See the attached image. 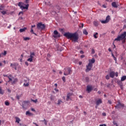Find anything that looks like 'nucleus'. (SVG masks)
Segmentation results:
<instances>
[{
	"mask_svg": "<svg viewBox=\"0 0 126 126\" xmlns=\"http://www.w3.org/2000/svg\"><path fill=\"white\" fill-rule=\"evenodd\" d=\"M63 36L67 38V39H70V40H72L73 42H76L78 41V34H77L76 32H65L64 33Z\"/></svg>",
	"mask_w": 126,
	"mask_h": 126,
	"instance_id": "f257e3e1",
	"label": "nucleus"
},
{
	"mask_svg": "<svg viewBox=\"0 0 126 126\" xmlns=\"http://www.w3.org/2000/svg\"><path fill=\"white\" fill-rule=\"evenodd\" d=\"M126 32H124L120 35H118L116 38L114 39V41H121L126 39Z\"/></svg>",
	"mask_w": 126,
	"mask_h": 126,
	"instance_id": "f03ea898",
	"label": "nucleus"
},
{
	"mask_svg": "<svg viewBox=\"0 0 126 126\" xmlns=\"http://www.w3.org/2000/svg\"><path fill=\"white\" fill-rule=\"evenodd\" d=\"M18 6L20 7L21 9L23 10V9H28V7H29V4H25L24 3L22 2H19L18 4Z\"/></svg>",
	"mask_w": 126,
	"mask_h": 126,
	"instance_id": "7ed1b4c3",
	"label": "nucleus"
},
{
	"mask_svg": "<svg viewBox=\"0 0 126 126\" xmlns=\"http://www.w3.org/2000/svg\"><path fill=\"white\" fill-rule=\"evenodd\" d=\"M72 73V70H71V68L67 67L64 69V75L67 76V75H70Z\"/></svg>",
	"mask_w": 126,
	"mask_h": 126,
	"instance_id": "20e7f679",
	"label": "nucleus"
},
{
	"mask_svg": "<svg viewBox=\"0 0 126 126\" xmlns=\"http://www.w3.org/2000/svg\"><path fill=\"white\" fill-rule=\"evenodd\" d=\"M37 28L38 30H44L46 28V26L42 23H39L37 25Z\"/></svg>",
	"mask_w": 126,
	"mask_h": 126,
	"instance_id": "39448f33",
	"label": "nucleus"
},
{
	"mask_svg": "<svg viewBox=\"0 0 126 126\" xmlns=\"http://www.w3.org/2000/svg\"><path fill=\"white\" fill-rule=\"evenodd\" d=\"M35 57V53L31 52L30 55V58L27 60L28 62H30V63H32L33 62V58Z\"/></svg>",
	"mask_w": 126,
	"mask_h": 126,
	"instance_id": "423d86ee",
	"label": "nucleus"
},
{
	"mask_svg": "<svg viewBox=\"0 0 126 126\" xmlns=\"http://www.w3.org/2000/svg\"><path fill=\"white\" fill-rule=\"evenodd\" d=\"M53 33H54V35H53L54 38H60V37H61V34L59 33L58 31L57 30L54 31Z\"/></svg>",
	"mask_w": 126,
	"mask_h": 126,
	"instance_id": "0eeeda50",
	"label": "nucleus"
},
{
	"mask_svg": "<svg viewBox=\"0 0 126 126\" xmlns=\"http://www.w3.org/2000/svg\"><path fill=\"white\" fill-rule=\"evenodd\" d=\"M110 21V16L108 15L106 17V19L105 20H101L100 21L101 23H102V24H105V23H108Z\"/></svg>",
	"mask_w": 126,
	"mask_h": 126,
	"instance_id": "6e6552de",
	"label": "nucleus"
},
{
	"mask_svg": "<svg viewBox=\"0 0 126 126\" xmlns=\"http://www.w3.org/2000/svg\"><path fill=\"white\" fill-rule=\"evenodd\" d=\"M92 66H93V65H92L90 63H88L86 66L87 68L86 69V72H89V71H90L92 68Z\"/></svg>",
	"mask_w": 126,
	"mask_h": 126,
	"instance_id": "1a4fd4ad",
	"label": "nucleus"
},
{
	"mask_svg": "<svg viewBox=\"0 0 126 126\" xmlns=\"http://www.w3.org/2000/svg\"><path fill=\"white\" fill-rule=\"evenodd\" d=\"M125 105L121 103V102H118V103L115 106L116 109H121V108H124Z\"/></svg>",
	"mask_w": 126,
	"mask_h": 126,
	"instance_id": "9d476101",
	"label": "nucleus"
},
{
	"mask_svg": "<svg viewBox=\"0 0 126 126\" xmlns=\"http://www.w3.org/2000/svg\"><path fill=\"white\" fill-rule=\"evenodd\" d=\"M29 103H30V101H29V100H25V101H24L22 102V107L23 109H25V104H28Z\"/></svg>",
	"mask_w": 126,
	"mask_h": 126,
	"instance_id": "9b49d317",
	"label": "nucleus"
},
{
	"mask_svg": "<svg viewBox=\"0 0 126 126\" xmlns=\"http://www.w3.org/2000/svg\"><path fill=\"white\" fill-rule=\"evenodd\" d=\"M109 76L111 78H114V77H115V71H111L109 73Z\"/></svg>",
	"mask_w": 126,
	"mask_h": 126,
	"instance_id": "f8f14e48",
	"label": "nucleus"
},
{
	"mask_svg": "<svg viewBox=\"0 0 126 126\" xmlns=\"http://www.w3.org/2000/svg\"><path fill=\"white\" fill-rule=\"evenodd\" d=\"M7 11H8V10H6L5 11H0V12H1L3 15H5V14L9 15V13L7 12Z\"/></svg>",
	"mask_w": 126,
	"mask_h": 126,
	"instance_id": "ddd939ff",
	"label": "nucleus"
},
{
	"mask_svg": "<svg viewBox=\"0 0 126 126\" xmlns=\"http://www.w3.org/2000/svg\"><path fill=\"white\" fill-rule=\"evenodd\" d=\"M93 89V88H92V86H87V91L88 92H91V91H92Z\"/></svg>",
	"mask_w": 126,
	"mask_h": 126,
	"instance_id": "4468645a",
	"label": "nucleus"
},
{
	"mask_svg": "<svg viewBox=\"0 0 126 126\" xmlns=\"http://www.w3.org/2000/svg\"><path fill=\"white\" fill-rule=\"evenodd\" d=\"M123 81L122 80H118L117 81V84L120 86L121 88L123 87Z\"/></svg>",
	"mask_w": 126,
	"mask_h": 126,
	"instance_id": "2eb2a0df",
	"label": "nucleus"
},
{
	"mask_svg": "<svg viewBox=\"0 0 126 126\" xmlns=\"http://www.w3.org/2000/svg\"><path fill=\"white\" fill-rule=\"evenodd\" d=\"M100 104H102V99H99L96 101V106H99Z\"/></svg>",
	"mask_w": 126,
	"mask_h": 126,
	"instance_id": "dca6fc26",
	"label": "nucleus"
},
{
	"mask_svg": "<svg viewBox=\"0 0 126 126\" xmlns=\"http://www.w3.org/2000/svg\"><path fill=\"white\" fill-rule=\"evenodd\" d=\"M89 62V63H90L92 65H93V63H95V59L92 58V59L90 60Z\"/></svg>",
	"mask_w": 126,
	"mask_h": 126,
	"instance_id": "f3484780",
	"label": "nucleus"
},
{
	"mask_svg": "<svg viewBox=\"0 0 126 126\" xmlns=\"http://www.w3.org/2000/svg\"><path fill=\"white\" fill-rule=\"evenodd\" d=\"M71 95H72V94L70 93H69L67 94L66 101H68V100H69L70 99V96H71Z\"/></svg>",
	"mask_w": 126,
	"mask_h": 126,
	"instance_id": "a211bd4d",
	"label": "nucleus"
},
{
	"mask_svg": "<svg viewBox=\"0 0 126 126\" xmlns=\"http://www.w3.org/2000/svg\"><path fill=\"white\" fill-rule=\"evenodd\" d=\"M112 6L113 7H115V8H118V5H117V3H116V2H113L112 3Z\"/></svg>",
	"mask_w": 126,
	"mask_h": 126,
	"instance_id": "6ab92c4d",
	"label": "nucleus"
},
{
	"mask_svg": "<svg viewBox=\"0 0 126 126\" xmlns=\"http://www.w3.org/2000/svg\"><path fill=\"white\" fill-rule=\"evenodd\" d=\"M23 86L25 87H28L29 86V81H27V83H24Z\"/></svg>",
	"mask_w": 126,
	"mask_h": 126,
	"instance_id": "aec40b11",
	"label": "nucleus"
},
{
	"mask_svg": "<svg viewBox=\"0 0 126 126\" xmlns=\"http://www.w3.org/2000/svg\"><path fill=\"white\" fill-rule=\"evenodd\" d=\"M27 30V28H24L22 29H20L19 31L21 33H22V32H25V31Z\"/></svg>",
	"mask_w": 126,
	"mask_h": 126,
	"instance_id": "412c9836",
	"label": "nucleus"
},
{
	"mask_svg": "<svg viewBox=\"0 0 126 126\" xmlns=\"http://www.w3.org/2000/svg\"><path fill=\"white\" fill-rule=\"evenodd\" d=\"M15 119H16V123H17V124H19V122H20V118L17 117H15Z\"/></svg>",
	"mask_w": 126,
	"mask_h": 126,
	"instance_id": "4be33fe9",
	"label": "nucleus"
},
{
	"mask_svg": "<svg viewBox=\"0 0 126 126\" xmlns=\"http://www.w3.org/2000/svg\"><path fill=\"white\" fill-rule=\"evenodd\" d=\"M94 26H95V27H97V26H98V25H99V23L97 21H94Z\"/></svg>",
	"mask_w": 126,
	"mask_h": 126,
	"instance_id": "5701e85b",
	"label": "nucleus"
},
{
	"mask_svg": "<svg viewBox=\"0 0 126 126\" xmlns=\"http://www.w3.org/2000/svg\"><path fill=\"white\" fill-rule=\"evenodd\" d=\"M26 116H28V115L29 116H33V114L30 113V112H29V111H28L26 112Z\"/></svg>",
	"mask_w": 126,
	"mask_h": 126,
	"instance_id": "b1692460",
	"label": "nucleus"
},
{
	"mask_svg": "<svg viewBox=\"0 0 126 126\" xmlns=\"http://www.w3.org/2000/svg\"><path fill=\"white\" fill-rule=\"evenodd\" d=\"M83 33L84 34V35H88V32H87V31L86 29H84L83 31Z\"/></svg>",
	"mask_w": 126,
	"mask_h": 126,
	"instance_id": "393cba45",
	"label": "nucleus"
},
{
	"mask_svg": "<svg viewBox=\"0 0 126 126\" xmlns=\"http://www.w3.org/2000/svg\"><path fill=\"white\" fill-rule=\"evenodd\" d=\"M126 76H123L121 77V81H125V80H126Z\"/></svg>",
	"mask_w": 126,
	"mask_h": 126,
	"instance_id": "a878e982",
	"label": "nucleus"
},
{
	"mask_svg": "<svg viewBox=\"0 0 126 126\" xmlns=\"http://www.w3.org/2000/svg\"><path fill=\"white\" fill-rule=\"evenodd\" d=\"M111 56L113 58L114 61H115V63H117V58H116V57H115V55H114V54H113V53H112Z\"/></svg>",
	"mask_w": 126,
	"mask_h": 126,
	"instance_id": "bb28decb",
	"label": "nucleus"
},
{
	"mask_svg": "<svg viewBox=\"0 0 126 126\" xmlns=\"http://www.w3.org/2000/svg\"><path fill=\"white\" fill-rule=\"evenodd\" d=\"M5 7L3 5H0V10H3Z\"/></svg>",
	"mask_w": 126,
	"mask_h": 126,
	"instance_id": "cd10ccee",
	"label": "nucleus"
},
{
	"mask_svg": "<svg viewBox=\"0 0 126 126\" xmlns=\"http://www.w3.org/2000/svg\"><path fill=\"white\" fill-rule=\"evenodd\" d=\"M18 80V79H14V80L12 82V84H15V82H17V81Z\"/></svg>",
	"mask_w": 126,
	"mask_h": 126,
	"instance_id": "c85d7f7f",
	"label": "nucleus"
},
{
	"mask_svg": "<svg viewBox=\"0 0 126 126\" xmlns=\"http://www.w3.org/2000/svg\"><path fill=\"white\" fill-rule=\"evenodd\" d=\"M96 35H98V32H95L94 34V39H97V38H98Z\"/></svg>",
	"mask_w": 126,
	"mask_h": 126,
	"instance_id": "c756f323",
	"label": "nucleus"
},
{
	"mask_svg": "<svg viewBox=\"0 0 126 126\" xmlns=\"http://www.w3.org/2000/svg\"><path fill=\"white\" fill-rule=\"evenodd\" d=\"M55 8H57V9H58V10H60V9H61V6H60V5H56L55 7Z\"/></svg>",
	"mask_w": 126,
	"mask_h": 126,
	"instance_id": "7c9ffc66",
	"label": "nucleus"
},
{
	"mask_svg": "<svg viewBox=\"0 0 126 126\" xmlns=\"http://www.w3.org/2000/svg\"><path fill=\"white\" fill-rule=\"evenodd\" d=\"M24 41H28L29 40H30V38L29 37H24Z\"/></svg>",
	"mask_w": 126,
	"mask_h": 126,
	"instance_id": "2f4dec72",
	"label": "nucleus"
},
{
	"mask_svg": "<svg viewBox=\"0 0 126 126\" xmlns=\"http://www.w3.org/2000/svg\"><path fill=\"white\" fill-rule=\"evenodd\" d=\"M105 78L107 79V80H109V79H110V76H109V75H107L105 76Z\"/></svg>",
	"mask_w": 126,
	"mask_h": 126,
	"instance_id": "473e14b6",
	"label": "nucleus"
},
{
	"mask_svg": "<svg viewBox=\"0 0 126 126\" xmlns=\"http://www.w3.org/2000/svg\"><path fill=\"white\" fill-rule=\"evenodd\" d=\"M5 105L6 106H9V102H8V101H5Z\"/></svg>",
	"mask_w": 126,
	"mask_h": 126,
	"instance_id": "72a5a7b5",
	"label": "nucleus"
},
{
	"mask_svg": "<svg viewBox=\"0 0 126 126\" xmlns=\"http://www.w3.org/2000/svg\"><path fill=\"white\" fill-rule=\"evenodd\" d=\"M85 79H86V82H89V77H86L85 78Z\"/></svg>",
	"mask_w": 126,
	"mask_h": 126,
	"instance_id": "f704fd0d",
	"label": "nucleus"
},
{
	"mask_svg": "<svg viewBox=\"0 0 126 126\" xmlns=\"http://www.w3.org/2000/svg\"><path fill=\"white\" fill-rule=\"evenodd\" d=\"M63 101H62V100H58V103H57V104L58 105H61V103H62Z\"/></svg>",
	"mask_w": 126,
	"mask_h": 126,
	"instance_id": "c9c22d12",
	"label": "nucleus"
},
{
	"mask_svg": "<svg viewBox=\"0 0 126 126\" xmlns=\"http://www.w3.org/2000/svg\"><path fill=\"white\" fill-rule=\"evenodd\" d=\"M10 66H11V67H12V68H14V67L15 66V64L11 63Z\"/></svg>",
	"mask_w": 126,
	"mask_h": 126,
	"instance_id": "e433bc0d",
	"label": "nucleus"
},
{
	"mask_svg": "<svg viewBox=\"0 0 126 126\" xmlns=\"http://www.w3.org/2000/svg\"><path fill=\"white\" fill-rule=\"evenodd\" d=\"M51 13H52V14H53V15H55V14H56V13H57V11H52L51 12Z\"/></svg>",
	"mask_w": 126,
	"mask_h": 126,
	"instance_id": "4c0bfd02",
	"label": "nucleus"
},
{
	"mask_svg": "<svg viewBox=\"0 0 126 126\" xmlns=\"http://www.w3.org/2000/svg\"><path fill=\"white\" fill-rule=\"evenodd\" d=\"M4 92L1 90V87H0V94H3Z\"/></svg>",
	"mask_w": 126,
	"mask_h": 126,
	"instance_id": "58836bf2",
	"label": "nucleus"
},
{
	"mask_svg": "<svg viewBox=\"0 0 126 126\" xmlns=\"http://www.w3.org/2000/svg\"><path fill=\"white\" fill-rule=\"evenodd\" d=\"M62 80H63V82H65V77L63 76V77H62Z\"/></svg>",
	"mask_w": 126,
	"mask_h": 126,
	"instance_id": "ea45409f",
	"label": "nucleus"
},
{
	"mask_svg": "<svg viewBox=\"0 0 126 126\" xmlns=\"http://www.w3.org/2000/svg\"><path fill=\"white\" fill-rule=\"evenodd\" d=\"M31 101H32V102H34V103H37V99H35V100H34V99H31Z\"/></svg>",
	"mask_w": 126,
	"mask_h": 126,
	"instance_id": "a19ab883",
	"label": "nucleus"
},
{
	"mask_svg": "<svg viewBox=\"0 0 126 126\" xmlns=\"http://www.w3.org/2000/svg\"><path fill=\"white\" fill-rule=\"evenodd\" d=\"M16 99H17L18 100H19V99H20V95H18L17 94Z\"/></svg>",
	"mask_w": 126,
	"mask_h": 126,
	"instance_id": "79ce46f5",
	"label": "nucleus"
},
{
	"mask_svg": "<svg viewBox=\"0 0 126 126\" xmlns=\"http://www.w3.org/2000/svg\"><path fill=\"white\" fill-rule=\"evenodd\" d=\"M31 33H32V34H34V31H33V29H31Z\"/></svg>",
	"mask_w": 126,
	"mask_h": 126,
	"instance_id": "37998d69",
	"label": "nucleus"
},
{
	"mask_svg": "<svg viewBox=\"0 0 126 126\" xmlns=\"http://www.w3.org/2000/svg\"><path fill=\"white\" fill-rule=\"evenodd\" d=\"M115 76H116V77H118L119 75V73H118V72H116V73H115Z\"/></svg>",
	"mask_w": 126,
	"mask_h": 126,
	"instance_id": "c03bdc74",
	"label": "nucleus"
},
{
	"mask_svg": "<svg viewBox=\"0 0 126 126\" xmlns=\"http://www.w3.org/2000/svg\"><path fill=\"white\" fill-rule=\"evenodd\" d=\"M113 124L114 126H117L118 125V123H117L116 122L114 121L113 122Z\"/></svg>",
	"mask_w": 126,
	"mask_h": 126,
	"instance_id": "a18cd8bd",
	"label": "nucleus"
},
{
	"mask_svg": "<svg viewBox=\"0 0 126 126\" xmlns=\"http://www.w3.org/2000/svg\"><path fill=\"white\" fill-rule=\"evenodd\" d=\"M108 103H109L110 105H112V101H111V100H108Z\"/></svg>",
	"mask_w": 126,
	"mask_h": 126,
	"instance_id": "49530a36",
	"label": "nucleus"
},
{
	"mask_svg": "<svg viewBox=\"0 0 126 126\" xmlns=\"http://www.w3.org/2000/svg\"><path fill=\"white\" fill-rule=\"evenodd\" d=\"M3 56H5L6 55V51H4V53H2Z\"/></svg>",
	"mask_w": 126,
	"mask_h": 126,
	"instance_id": "de8ad7c7",
	"label": "nucleus"
},
{
	"mask_svg": "<svg viewBox=\"0 0 126 126\" xmlns=\"http://www.w3.org/2000/svg\"><path fill=\"white\" fill-rule=\"evenodd\" d=\"M48 124L47 121H46V120L44 119V125H45V126H47V125Z\"/></svg>",
	"mask_w": 126,
	"mask_h": 126,
	"instance_id": "09e8293b",
	"label": "nucleus"
},
{
	"mask_svg": "<svg viewBox=\"0 0 126 126\" xmlns=\"http://www.w3.org/2000/svg\"><path fill=\"white\" fill-rule=\"evenodd\" d=\"M8 78H12V75H9V76H7Z\"/></svg>",
	"mask_w": 126,
	"mask_h": 126,
	"instance_id": "8fccbe9b",
	"label": "nucleus"
},
{
	"mask_svg": "<svg viewBox=\"0 0 126 126\" xmlns=\"http://www.w3.org/2000/svg\"><path fill=\"white\" fill-rule=\"evenodd\" d=\"M84 26V24L83 23L81 24V28H83Z\"/></svg>",
	"mask_w": 126,
	"mask_h": 126,
	"instance_id": "3c124183",
	"label": "nucleus"
},
{
	"mask_svg": "<svg viewBox=\"0 0 126 126\" xmlns=\"http://www.w3.org/2000/svg\"><path fill=\"white\" fill-rule=\"evenodd\" d=\"M92 54H94L95 53V50H94V49H92Z\"/></svg>",
	"mask_w": 126,
	"mask_h": 126,
	"instance_id": "603ef678",
	"label": "nucleus"
},
{
	"mask_svg": "<svg viewBox=\"0 0 126 126\" xmlns=\"http://www.w3.org/2000/svg\"><path fill=\"white\" fill-rule=\"evenodd\" d=\"M106 113L104 112L102 113V116H103V117H106Z\"/></svg>",
	"mask_w": 126,
	"mask_h": 126,
	"instance_id": "864d4df0",
	"label": "nucleus"
},
{
	"mask_svg": "<svg viewBox=\"0 0 126 126\" xmlns=\"http://www.w3.org/2000/svg\"><path fill=\"white\" fill-rule=\"evenodd\" d=\"M102 7H103L104 8H107V6H105V4H103V5H102Z\"/></svg>",
	"mask_w": 126,
	"mask_h": 126,
	"instance_id": "5fc2aeb1",
	"label": "nucleus"
},
{
	"mask_svg": "<svg viewBox=\"0 0 126 126\" xmlns=\"http://www.w3.org/2000/svg\"><path fill=\"white\" fill-rule=\"evenodd\" d=\"M25 64H26V65H27V66L29 65V63L27 62H25Z\"/></svg>",
	"mask_w": 126,
	"mask_h": 126,
	"instance_id": "6e6d98bb",
	"label": "nucleus"
},
{
	"mask_svg": "<svg viewBox=\"0 0 126 126\" xmlns=\"http://www.w3.org/2000/svg\"><path fill=\"white\" fill-rule=\"evenodd\" d=\"M20 14L23 15V12H22V11L20 12L19 13V15H20Z\"/></svg>",
	"mask_w": 126,
	"mask_h": 126,
	"instance_id": "4d7b16f0",
	"label": "nucleus"
},
{
	"mask_svg": "<svg viewBox=\"0 0 126 126\" xmlns=\"http://www.w3.org/2000/svg\"><path fill=\"white\" fill-rule=\"evenodd\" d=\"M99 126H107V125L106 124H101Z\"/></svg>",
	"mask_w": 126,
	"mask_h": 126,
	"instance_id": "13d9d810",
	"label": "nucleus"
},
{
	"mask_svg": "<svg viewBox=\"0 0 126 126\" xmlns=\"http://www.w3.org/2000/svg\"><path fill=\"white\" fill-rule=\"evenodd\" d=\"M33 125H35V126H39L38 125V124H37L36 123H33Z\"/></svg>",
	"mask_w": 126,
	"mask_h": 126,
	"instance_id": "bf43d9fd",
	"label": "nucleus"
},
{
	"mask_svg": "<svg viewBox=\"0 0 126 126\" xmlns=\"http://www.w3.org/2000/svg\"><path fill=\"white\" fill-rule=\"evenodd\" d=\"M9 81H12V79L11 78H8Z\"/></svg>",
	"mask_w": 126,
	"mask_h": 126,
	"instance_id": "052dcab7",
	"label": "nucleus"
},
{
	"mask_svg": "<svg viewBox=\"0 0 126 126\" xmlns=\"http://www.w3.org/2000/svg\"><path fill=\"white\" fill-rule=\"evenodd\" d=\"M106 1H108L109 2H112V0H105Z\"/></svg>",
	"mask_w": 126,
	"mask_h": 126,
	"instance_id": "680f3d73",
	"label": "nucleus"
},
{
	"mask_svg": "<svg viewBox=\"0 0 126 126\" xmlns=\"http://www.w3.org/2000/svg\"><path fill=\"white\" fill-rule=\"evenodd\" d=\"M54 90L56 91V92H59V90L57 89H55Z\"/></svg>",
	"mask_w": 126,
	"mask_h": 126,
	"instance_id": "e2e57ef3",
	"label": "nucleus"
},
{
	"mask_svg": "<svg viewBox=\"0 0 126 126\" xmlns=\"http://www.w3.org/2000/svg\"><path fill=\"white\" fill-rule=\"evenodd\" d=\"M35 25H32V29H33V28H34V27H35Z\"/></svg>",
	"mask_w": 126,
	"mask_h": 126,
	"instance_id": "0e129e2a",
	"label": "nucleus"
},
{
	"mask_svg": "<svg viewBox=\"0 0 126 126\" xmlns=\"http://www.w3.org/2000/svg\"><path fill=\"white\" fill-rule=\"evenodd\" d=\"M123 28H124V29H126V25H124Z\"/></svg>",
	"mask_w": 126,
	"mask_h": 126,
	"instance_id": "69168bd1",
	"label": "nucleus"
},
{
	"mask_svg": "<svg viewBox=\"0 0 126 126\" xmlns=\"http://www.w3.org/2000/svg\"><path fill=\"white\" fill-rule=\"evenodd\" d=\"M2 56H3L2 53H0V58L2 57Z\"/></svg>",
	"mask_w": 126,
	"mask_h": 126,
	"instance_id": "338daca9",
	"label": "nucleus"
},
{
	"mask_svg": "<svg viewBox=\"0 0 126 126\" xmlns=\"http://www.w3.org/2000/svg\"><path fill=\"white\" fill-rule=\"evenodd\" d=\"M108 51L109 52H112V50L111 49V48H109Z\"/></svg>",
	"mask_w": 126,
	"mask_h": 126,
	"instance_id": "774afa93",
	"label": "nucleus"
}]
</instances>
